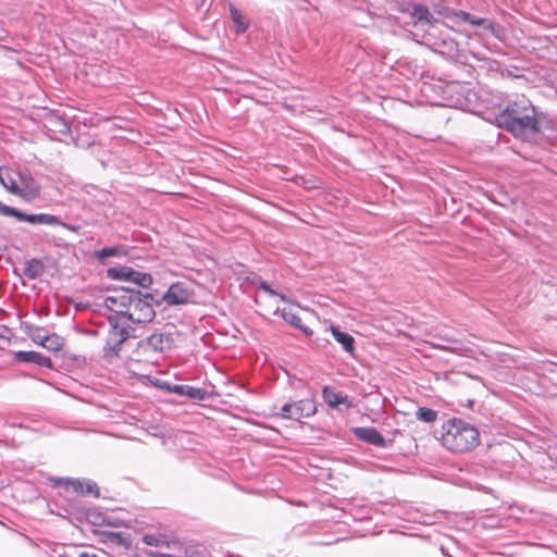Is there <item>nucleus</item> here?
<instances>
[{
	"label": "nucleus",
	"instance_id": "f257e3e1",
	"mask_svg": "<svg viewBox=\"0 0 557 557\" xmlns=\"http://www.w3.org/2000/svg\"><path fill=\"white\" fill-rule=\"evenodd\" d=\"M497 122L500 127L507 129L516 137H522L528 133L534 134L540 131L535 108L527 98L510 103L498 114Z\"/></svg>",
	"mask_w": 557,
	"mask_h": 557
},
{
	"label": "nucleus",
	"instance_id": "f03ea898",
	"mask_svg": "<svg viewBox=\"0 0 557 557\" xmlns=\"http://www.w3.org/2000/svg\"><path fill=\"white\" fill-rule=\"evenodd\" d=\"M440 441L447 450L465 454L479 446L480 432L462 419L451 418L443 423Z\"/></svg>",
	"mask_w": 557,
	"mask_h": 557
},
{
	"label": "nucleus",
	"instance_id": "7ed1b4c3",
	"mask_svg": "<svg viewBox=\"0 0 557 557\" xmlns=\"http://www.w3.org/2000/svg\"><path fill=\"white\" fill-rule=\"evenodd\" d=\"M0 184L10 193L26 202H32L40 195V185L28 170L0 166Z\"/></svg>",
	"mask_w": 557,
	"mask_h": 557
},
{
	"label": "nucleus",
	"instance_id": "20e7f679",
	"mask_svg": "<svg viewBox=\"0 0 557 557\" xmlns=\"http://www.w3.org/2000/svg\"><path fill=\"white\" fill-rule=\"evenodd\" d=\"M318 407L314 396H309L299 400L289 401L282 406L274 405L271 408L270 416L280 419L300 421L310 418L317 413Z\"/></svg>",
	"mask_w": 557,
	"mask_h": 557
},
{
	"label": "nucleus",
	"instance_id": "39448f33",
	"mask_svg": "<svg viewBox=\"0 0 557 557\" xmlns=\"http://www.w3.org/2000/svg\"><path fill=\"white\" fill-rule=\"evenodd\" d=\"M52 486L60 488L63 494H73L77 496H92L98 498L100 490L91 480L72 479V478H50Z\"/></svg>",
	"mask_w": 557,
	"mask_h": 557
},
{
	"label": "nucleus",
	"instance_id": "423d86ee",
	"mask_svg": "<svg viewBox=\"0 0 557 557\" xmlns=\"http://www.w3.org/2000/svg\"><path fill=\"white\" fill-rule=\"evenodd\" d=\"M150 295L133 292L132 301L127 306L125 317L134 323H147L153 320L156 312L151 304Z\"/></svg>",
	"mask_w": 557,
	"mask_h": 557
},
{
	"label": "nucleus",
	"instance_id": "0eeeda50",
	"mask_svg": "<svg viewBox=\"0 0 557 557\" xmlns=\"http://www.w3.org/2000/svg\"><path fill=\"white\" fill-rule=\"evenodd\" d=\"M0 214L5 216H14L18 221L27 222L30 224H47V225H59L60 220L52 214L40 213V214H26L15 208L0 202Z\"/></svg>",
	"mask_w": 557,
	"mask_h": 557
},
{
	"label": "nucleus",
	"instance_id": "6e6552de",
	"mask_svg": "<svg viewBox=\"0 0 557 557\" xmlns=\"http://www.w3.org/2000/svg\"><path fill=\"white\" fill-rule=\"evenodd\" d=\"M128 336L129 333L125 327L112 324V327L108 332L106 345L103 347L104 357H116L122 349V345L127 341Z\"/></svg>",
	"mask_w": 557,
	"mask_h": 557
},
{
	"label": "nucleus",
	"instance_id": "1a4fd4ad",
	"mask_svg": "<svg viewBox=\"0 0 557 557\" xmlns=\"http://www.w3.org/2000/svg\"><path fill=\"white\" fill-rule=\"evenodd\" d=\"M133 292L128 289L114 290L112 295L104 298L103 305L110 311L125 317L127 306L132 301Z\"/></svg>",
	"mask_w": 557,
	"mask_h": 557
},
{
	"label": "nucleus",
	"instance_id": "9d476101",
	"mask_svg": "<svg viewBox=\"0 0 557 557\" xmlns=\"http://www.w3.org/2000/svg\"><path fill=\"white\" fill-rule=\"evenodd\" d=\"M194 296V289L186 283L176 282L172 284L163 296L168 305H183Z\"/></svg>",
	"mask_w": 557,
	"mask_h": 557
},
{
	"label": "nucleus",
	"instance_id": "9b49d317",
	"mask_svg": "<svg viewBox=\"0 0 557 557\" xmlns=\"http://www.w3.org/2000/svg\"><path fill=\"white\" fill-rule=\"evenodd\" d=\"M177 332H156L147 337V346L158 352L169 351L175 347Z\"/></svg>",
	"mask_w": 557,
	"mask_h": 557
},
{
	"label": "nucleus",
	"instance_id": "f8f14e48",
	"mask_svg": "<svg viewBox=\"0 0 557 557\" xmlns=\"http://www.w3.org/2000/svg\"><path fill=\"white\" fill-rule=\"evenodd\" d=\"M301 311L306 310L301 308L299 305L290 302L288 304V306L282 309V318L290 325L302 331L305 334H311L312 331L306 324L302 323V319L299 315Z\"/></svg>",
	"mask_w": 557,
	"mask_h": 557
},
{
	"label": "nucleus",
	"instance_id": "ddd939ff",
	"mask_svg": "<svg viewBox=\"0 0 557 557\" xmlns=\"http://www.w3.org/2000/svg\"><path fill=\"white\" fill-rule=\"evenodd\" d=\"M14 359L18 362L34 363L39 367L47 369L52 368V361L49 357H46L37 351H16L14 352Z\"/></svg>",
	"mask_w": 557,
	"mask_h": 557
},
{
	"label": "nucleus",
	"instance_id": "4468645a",
	"mask_svg": "<svg viewBox=\"0 0 557 557\" xmlns=\"http://www.w3.org/2000/svg\"><path fill=\"white\" fill-rule=\"evenodd\" d=\"M355 434L359 440L379 447H383L386 444L383 435L374 428H358L355 430Z\"/></svg>",
	"mask_w": 557,
	"mask_h": 557
},
{
	"label": "nucleus",
	"instance_id": "2eb2a0df",
	"mask_svg": "<svg viewBox=\"0 0 557 557\" xmlns=\"http://www.w3.org/2000/svg\"><path fill=\"white\" fill-rule=\"evenodd\" d=\"M451 14V21L455 23H469L473 26H484L485 28H492L493 24L481 17H476L471 15L470 13L462 10H455V12H449Z\"/></svg>",
	"mask_w": 557,
	"mask_h": 557
},
{
	"label": "nucleus",
	"instance_id": "dca6fc26",
	"mask_svg": "<svg viewBox=\"0 0 557 557\" xmlns=\"http://www.w3.org/2000/svg\"><path fill=\"white\" fill-rule=\"evenodd\" d=\"M322 394L326 404L332 408H336L339 405H346L347 407L351 405L346 395L337 393L329 386H324Z\"/></svg>",
	"mask_w": 557,
	"mask_h": 557
},
{
	"label": "nucleus",
	"instance_id": "f3484780",
	"mask_svg": "<svg viewBox=\"0 0 557 557\" xmlns=\"http://www.w3.org/2000/svg\"><path fill=\"white\" fill-rule=\"evenodd\" d=\"M170 391L177 395L187 396L197 400H203L207 395L205 389L189 385H174L170 388Z\"/></svg>",
	"mask_w": 557,
	"mask_h": 557
},
{
	"label": "nucleus",
	"instance_id": "a211bd4d",
	"mask_svg": "<svg viewBox=\"0 0 557 557\" xmlns=\"http://www.w3.org/2000/svg\"><path fill=\"white\" fill-rule=\"evenodd\" d=\"M331 332L335 341L343 346L346 352L349 355L355 354V338L350 334L339 331L338 327L334 325L331 326Z\"/></svg>",
	"mask_w": 557,
	"mask_h": 557
},
{
	"label": "nucleus",
	"instance_id": "6ab92c4d",
	"mask_svg": "<svg viewBox=\"0 0 557 557\" xmlns=\"http://www.w3.org/2000/svg\"><path fill=\"white\" fill-rule=\"evenodd\" d=\"M411 17H412L413 24L424 22L429 25H434L437 23V20L433 17L430 10L423 4H414L413 5L412 12H411Z\"/></svg>",
	"mask_w": 557,
	"mask_h": 557
},
{
	"label": "nucleus",
	"instance_id": "aec40b11",
	"mask_svg": "<svg viewBox=\"0 0 557 557\" xmlns=\"http://www.w3.org/2000/svg\"><path fill=\"white\" fill-rule=\"evenodd\" d=\"M64 345H65V339L62 336H60L55 333H52V334H48L47 336H45L42 347L49 351L58 352V351L62 350Z\"/></svg>",
	"mask_w": 557,
	"mask_h": 557
},
{
	"label": "nucleus",
	"instance_id": "412c9836",
	"mask_svg": "<svg viewBox=\"0 0 557 557\" xmlns=\"http://www.w3.org/2000/svg\"><path fill=\"white\" fill-rule=\"evenodd\" d=\"M125 282L134 283L140 287H148L152 284V277L148 273L139 272L132 268V274H128Z\"/></svg>",
	"mask_w": 557,
	"mask_h": 557
},
{
	"label": "nucleus",
	"instance_id": "4be33fe9",
	"mask_svg": "<svg viewBox=\"0 0 557 557\" xmlns=\"http://www.w3.org/2000/svg\"><path fill=\"white\" fill-rule=\"evenodd\" d=\"M231 18L235 25L236 33H244L248 28V23L245 21L242 12L233 4L230 5Z\"/></svg>",
	"mask_w": 557,
	"mask_h": 557
},
{
	"label": "nucleus",
	"instance_id": "5701e85b",
	"mask_svg": "<svg viewBox=\"0 0 557 557\" xmlns=\"http://www.w3.org/2000/svg\"><path fill=\"white\" fill-rule=\"evenodd\" d=\"M416 418L418 420L426 422V423H434L438 418V413H437V411H435L431 408L420 407L416 411Z\"/></svg>",
	"mask_w": 557,
	"mask_h": 557
},
{
	"label": "nucleus",
	"instance_id": "b1692460",
	"mask_svg": "<svg viewBox=\"0 0 557 557\" xmlns=\"http://www.w3.org/2000/svg\"><path fill=\"white\" fill-rule=\"evenodd\" d=\"M107 273L112 280L126 281L128 274H132V268L126 265L109 268Z\"/></svg>",
	"mask_w": 557,
	"mask_h": 557
},
{
	"label": "nucleus",
	"instance_id": "393cba45",
	"mask_svg": "<svg viewBox=\"0 0 557 557\" xmlns=\"http://www.w3.org/2000/svg\"><path fill=\"white\" fill-rule=\"evenodd\" d=\"M143 542L148 546H165L170 547V542L163 535L146 534L143 537Z\"/></svg>",
	"mask_w": 557,
	"mask_h": 557
},
{
	"label": "nucleus",
	"instance_id": "a878e982",
	"mask_svg": "<svg viewBox=\"0 0 557 557\" xmlns=\"http://www.w3.org/2000/svg\"><path fill=\"white\" fill-rule=\"evenodd\" d=\"M28 336L35 344L42 346L46 335L42 334L41 329L34 327L28 332Z\"/></svg>",
	"mask_w": 557,
	"mask_h": 557
},
{
	"label": "nucleus",
	"instance_id": "bb28decb",
	"mask_svg": "<svg viewBox=\"0 0 557 557\" xmlns=\"http://www.w3.org/2000/svg\"><path fill=\"white\" fill-rule=\"evenodd\" d=\"M116 252H117V248L111 247V248H103V249L97 251L96 255L100 259H104V258H108V257H111V256H115Z\"/></svg>",
	"mask_w": 557,
	"mask_h": 557
},
{
	"label": "nucleus",
	"instance_id": "cd10ccee",
	"mask_svg": "<svg viewBox=\"0 0 557 557\" xmlns=\"http://www.w3.org/2000/svg\"><path fill=\"white\" fill-rule=\"evenodd\" d=\"M435 11L436 13H438L440 15H443L447 18H450L451 20V14L449 12H455V10L448 8V7H445V5H441V4H436L435 5Z\"/></svg>",
	"mask_w": 557,
	"mask_h": 557
},
{
	"label": "nucleus",
	"instance_id": "c85d7f7f",
	"mask_svg": "<svg viewBox=\"0 0 557 557\" xmlns=\"http://www.w3.org/2000/svg\"><path fill=\"white\" fill-rule=\"evenodd\" d=\"M260 288H261V289H263L264 292L269 293L270 295H273V296H277V297H280V298H281L282 300H284V301H286V300H287V299H286V297H285L284 295H280V294H277V293H275V292H274V290H272V289L269 287V285H268L267 283H264V282H262V283L260 284Z\"/></svg>",
	"mask_w": 557,
	"mask_h": 557
},
{
	"label": "nucleus",
	"instance_id": "c756f323",
	"mask_svg": "<svg viewBox=\"0 0 557 557\" xmlns=\"http://www.w3.org/2000/svg\"><path fill=\"white\" fill-rule=\"evenodd\" d=\"M110 541L114 542V543H117V544H123L124 543V537H123L122 533H111L110 534Z\"/></svg>",
	"mask_w": 557,
	"mask_h": 557
},
{
	"label": "nucleus",
	"instance_id": "7c9ffc66",
	"mask_svg": "<svg viewBox=\"0 0 557 557\" xmlns=\"http://www.w3.org/2000/svg\"><path fill=\"white\" fill-rule=\"evenodd\" d=\"M78 557H98L95 552H82Z\"/></svg>",
	"mask_w": 557,
	"mask_h": 557
},
{
	"label": "nucleus",
	"instance_id": "2f4dec72",
	"mask_svg": "<svg viewBox=\"0 0 557 557\" xmlns=\"http://www.w3.org/2000/svg\"><path fill=\"white\" fill-rule=\"evenodd\" d=\"M157 557H175V556L170 555V554H159Z\"/></svg>",
	"mask_w": 557,
	"mask_h": 557
}]
</instances>
